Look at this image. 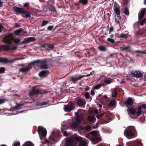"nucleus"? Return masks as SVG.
<instances>
[{"label": "nucleus", "mask_w": 146, "mask_h": 146, "mask_svg": "<svg viewBox=\"0 0 146 146\" xmlns=\"http://www.w3.org/2000/svg\"><path fill=\"white\" fill-rule=\"evenodd\" d=\"M48 59H44L40 60H37L34 61L30 63L29 65H34L35 64L37 63H40V68L41 69H48V65L47 64V61H46Z\"/></svg>", "instance_id": "nucleus-1"}, {"label": "nucleus", "mask_w": 146, "mask_h": 146, "mask_svg": "<svg viewBox=\"0 0 146 146\" xmlns=\"http://www.w3.org/2000/svg\"><path fill=\"white\" fill-rule=\"evenodd\" d=\"M14 12L19 14H22L25 15L26 18L31 17V13L28 11L25 10L24 7H19L15 6L13 7Z\"/></svg>", "instance_id": "nucleus-2"}, {"label": "nucleus", "mask_w": 146, "mask_h": 146, "mask_svg": "<svg viewBox=\"0 0 146 146\" xmlns=\"http://www.w3.org/2000/svg\"><path fill=\"white\" fill-rule=\"evenodd\" d=\"M136 132L135 127L133 126H130L125 130L124 134L128 137L131 138L134 137Z\"/></svg>", "instance_id": "nucleus-3"}, {"label": "nucleus", "mask_w": 146, "mask_h": 146, "mask_svg": "<svg viewBox=\"0 0 146 146\" xmlns=\"http://www.w3.org/2000/svg\"><path fill=\"white\" fill-rule=\"evenodd\" d=\"M37 131L40 140H43L46 135L47 131L46 129L42 126H39L37 129Z\"/></svg>", "instance_id": "nucleus-4"}, {"label": "nucleus", "mask_w": 146, "mask_h": 146, "mask_svg": "<svg viewBox=\"0 0 146 146\" xmlns=\"http://www.w3.org/2000/svg\"><path fill=\"white\" fill-rule=\"evenodd\" d=\"M13 35L12 33H10L7 36L3 38V41L7 44L11 45L12 44L13 40L15 39L13 36Z\"/></svg>", "instance_id": "nucleus-5"}, {"label": "nucleus", "mask_w": 146, "mask_h": 146, "mask_svg": "<svg viewBox=\"0 0 146 146\" xmlns=\"http://www.w3.org/2000/svg\"><path fill=\"white\" fill-rule=\"evenodd\" d=\"M46 93L45 91H42L39 90L33 89L29 92V94L30 96L36 95L38 94H42Z\"/></svg>", "instance_id": "nucleus-6"}, {"label": "nucleus", "mask_w": 146, "mask_h": 146, "mask_svg": "<svg viewBox=\"0 0 146 146\" xmlns=\"http://www.w3.org/2000/svg\"><path fill=\"white\" fill-rule=\"evenodd\" d=\"M75 108V105L72 102H70L69 104L65 105L64 106V110L67 112H70Z\"/></svg>", "instance_id": "nucleus-7"}, {"label": "nucleus", "mask_w": 146, "mask_h": 146, "mask_svg": "<svg viewBox=\"0 0 146 146\" xmlns=\"http://www.w3.org/2000/svg\"><path fill=\"white\" fill-rule=\"evenodd\" d=\"M131 74L133 77L137 78H141L143 76V74L140 70L132 71L131 72Z\"/></svg>", "instance_id": "nucleus-8"}, {"label": "nucleus", "mask_w": 146, "mask_h": 146, "mask_svg": "<svg viewBox=\"0 0 146 146\" xmlns=\"http://www.w3.org/2000/svg\"><path fill=\"white\" fill-rule=\"evenodd\" d=\"M129 111L130 114L134 115L136 114L137 116H138L142 115L141 113H139L138 112V108L137 109L131 107L129 108Z\"/></svg>", "instance_id": "nucleus-9"}, {"label": "nucleus", "mask_w": 146, "mask_h": 146, "mask_svg": "<svg viewBox=\"0 0 146 146\" xmlns=\"http://www.w3.org/2000/svg\"><path fill=\"white\" fill-rule=\"evenodd\" d=\"M36 38L34 37H30L25 38L23 40L21 43V44H26L30 42L34 41L36 40Z\"/></svg>", "instance_id": "nucleus-10"}, {"label": "nucleus", "mask_w": 146, "mask_h": 146, "mask_svg": "<svg viewBox=\"0 0 146 146\" xmlns=\"http://www.w3.org/2000/svg\"><path fill=\"white\" fill-rule=\"evenodd\" d=\"M146 8L142 9L138 13V19L139 20L142 19L144 16Z\"/></svg>", "instance_id": "nucleus-11"}, {"label": "nucleus", "mask_w": 146, "mask_h": 146, "mask_svg": "<svg viewBox=\"0 0 146 146\" xmlns=\"http://www.w3.org/2000/svg\"><path fill=\"white\" fill-rule=\"evenodd\" d=\"M8 45H0V51H7L11 50V48Z\"/></svg>", "instance_id": "nucleus-12"}, {"label": "nucleus", "mask_w": 146, "mask_h": 146, "mask_svg": "<svg viewBox=\"0 0 146 146\" xmlns=\"http://www.w3.org/2000/svg\"><path fill=\"white\" fill-rule=\"evenodd\" d=\"M146 110V103L143 104H141L139 105L138 106V112L139 113H141V114H143L144 113V112L142 110Z\"/></svg>", "instance_id": "nucleus-13"}, {"label": "nucleus", "mask_w": 146, "mask_h": 146, "mask_svg": "<svg viewBox=\"0 0 146 146\" xmlns=\"http://www.w3.org/2000/svg\"><path fill=\"white\" fill-rule=\"evenodd\" d=\"M42 47L45 48L46 50H51L54 48L53 44H46L42 45Z\"/></svg>", "instance_id": "nucleus-14"}, {"label": "nucleus", "mask_w": 146, "mask_h": 146, "mask_svg": "<svg viewBox=\"0 0 146 146\" xmlns=\"http://www.w3.org/2000/svg\"><path fill=\"white\" fill-rule=\"evenodd\" d=\"M133 103V100L130 98H129L125 103V104L127 107H128V106H132Z\"/></svg>", "instance_id": "nucleus-15"}, {"label": "nucleus", "mask_w": 146, "mask_h": 146, "mask_svg": "<svg viewBox=\"0 0 146 146\" xmlns=\"http://www.w3.org/2000/svg\"><path fill=\"white\" fill-rule=\"evenodd\" d=\"M73 144V142L72 139L70 137L68 138L66 142V146H72Z\"/></svg>", "instance_id": "nucleus-16"}, {"label": "nucleus", "mask_w": 146, "mask_h": 146, "mask_svg": "<svg viewBox=\"0 0 146 146\" xmlns=\"http://www.w3.org/2000/svg\"><path fill=\"white\" fill-rule=\"evenodd\" d=\"M76 103L78 106H85L86 104V102L85 101L80 99L77 101Z\"/></svg>", "instance_id": "nucleus-17"}, {"label": "nucleus", "mask_w": 146, "mask_h": 146, "mask_svg": "<svg viewBox=\"0 0 146 146\" xmlns=\"http://www.w3.org/2000/svg\"><path fill=\"white\" fill-rule=\"evenodd\" d=\"M48 74V71L47 70H44L41 71L39 74V75L40 77H41L44 76H46V74Z\"/></svg>", "instance_id": "nucleus-18"}, {"label": "nucleus", "mask_w": 146, "mask_h": 146, "mask_svg": "<svg viewBox=\"0 0 146 146\" xmlns=\"http://www.w3.org/2000/svg\"><path fill=\"white\" fill-rule=\"evenodd\" d=\"M130 48L131 46H127L121 47V50L123 52H126L127 51L130 52L131 51V50H130Z\"/></svg>", "instance_id": "nucleus-19"}, {"label": "nucleus", "mask_w": 146, "mask_h": 146, "mask_svg": "<svg viewBox=\"0 0 146 146\" xmlns=\"http://www.w3.org/2000/svg\"><path fill=\"white\" fill-rule=\"evenodd\" d=\"M98 98L102 102H105L107 100V97L106 96H102L100 94L98 96Z\"/></svg>", "instance_id": "nucleus-20"}, {"label": "nucleus", "mask_w": 146, "mask_h": 146, "mask_svg": "<svg viewBox=\"0 0 146 146\" xmlns=\"http://www.w3.org/2000/svg\"><path fill=\"white\" fill-rule=\"evenodd\" d=\"M117 15V17H116L115 18V22L117 23L118 24L120 25V22L122 21L123 19H122L121 17L119 16V15Z\"/></svg>", "instance_id": "nucleus-21"}, {"label": "nucleus", "mask_w": 146, "mask_h": 146, "mask_svg": "<svg viewBox=\"0 0 146 146\" xmlns=\"http://www.w3.org/2000/svg\"><path fill=\"white\" fill-rule=\"evenodd\" d=\"M9 60L7 58H3L0 57V62L4 64H6L9 63Z\"/></svg>", "instance_id": "nucleus-22"}, {"label": "nucleus", "mask_w": 146, "mask_h": 146, "mask_svg": "<svg viewBox=\"0 0 146 146\" xmlns=\"http://www.w3.org/2000/svg\"><path fill=\"white\" fill-rule=\"evenodd\" d=\"M79 125V124L78 123L76 122H74L71 123L70 125V127L72 129H75Z\"/></svg>", "instance_id": "nucleus-23"}, {"label": "nucleus", "mask_w": 146, "mask_h": 146, "mask_svg": "<svg viewBox=\"0 0 146 146\" xmlns=\"http://www.w3.org/2000/svg\"><path fill=\"white\" fill-rule=\"evenodd\" d=\"M24 30L22 28H20L19 29L15 31L14 33L16 35L18 36L21 32H23Z\"/></svg>", "instance_id": "nucleus-24"}, {"label": "nucleus", "mask_w": 146, "mask_h": 146, "mask_svg": "<svg viewBox=\"0 0 146 146\" xmlns=\"http://www.w3.org/2000/svg\"><path fill=\"white\" fill-rule=\"evenodd\" d=\"M30 70V69L28 67H23L20 69L19 71L23 73H25L28 72Z\"/></svg>", "instance_id": "nucleus-25"}, {"label": "nucleus", "mask_w": 146, "mask_h": 146, "mask_svg": "<svg viewBox=\"0 0 146 146\" xmlns=\"http://www.w3.org/2000/svg\"><path fill=\"white\" fill-rule=\"evenodd\" d=\"M87 119L89 121L91 122H94L96 119V118L92 116H88Z\"/></svg>", "instance_id": "nucleus-26"}, {"label": "nucleus", "mask_w": 146, "mask_h": 146, "mask_svg": "<svg viewBox=\"0 0 146 146\" xmlns=\"http://www.w3.org/2000/svg\"><path fill=\"white\" fill-rule=\"evenodd\" d=\"M86 142L85 140H82L79 142V146H86Z\"/></svg>", "instance_id": "nucleus-27"}, {"label": "nucleus", "mask_w": 146, "mask_h": 146, "mask_svg": "<svg viewBox=\"0 0 146 146\" xmlns=\"http://www.w3.org/2000/svg\"><path fill=\"white\" fill-rule=\"evenodd\" d=\"M78 2L83 5H86L88 3V0H79Z\"/></svg>", "instance_id": "nucleus-28"}, {"label": "nucleus", "mask_w": 146, "mask_h": 146, "mask_svg": "<svg viewBox=\"0 0 146 146\" xmlns=\"http://www.w3.org/2000/svg\"><path fill=\"white\" fill-rule=\"evenodd\" d=\"M49 9L53 12H56V9H55V7L53 6L50 5L48 6Z\"/></svg>", "instance_id": "nucleus-29"}, {"label": "nucleus", "mask_w": 146, "mask_h": 146, "mask_svg": "<svg viewBox=\"0 0 146 146\" xmlns=\"http://www.w3.org/2000/svg\"><path fill=\"white\" fill-rule=\"evenodd\" d=\"M114 11L117 15H119L120 13V11L119 9L117 7H115L114 10Z\"/></svg>", "instance_id": "nucleus-30"}, {"label": "nucleus", "mask_w": 146, "mask_h": 146, "mask_svg": "<svg viewBox=\"0 0 146 146\" xmlns=\"http://www.w3.org/2000/svg\"><path fill=\"white\" fill-rule=\"evenodd\" d=\"M139 24L141 26L143 25L144 24L146 25V18H144L143 20H141L139 21Z\"/></svg>", "instance_id": "nucleus-31"}, {"label": "nucleus", "mask_w": 146, "mask_h": 146, "mask_svg": "<svg viewBox=\"0 0 146 146\" xmlns=\"http://www.w3.org/2000/svg\"><path fill=\"white\" fill-rule=\"evenodd\" d=\"M117 95V93L115 89H114L112 92L111 96L113 97H115Z\"/></svg>", "instance_id": "nucleus-32"}, {"label": "nucleus", "mask_w": 146, "mask_h": 146, "mask_svg": "<svg viewBox=\"0 0 146 146\" xmlns=\"http://www.w3.org/2000/svg\"><path fill=\"white\" fill-rule=\"evenodd\" d=\"M116 102L114 100H111L110 102L108 104V106L112 107L115 105L116 104Z\"/></svg>", "instance_id": "nucleus-33"}, {"label": "nucleus", "mask_w": 146, "mask_h": 146, "mask_svg": "<svg viewBox=\"0 0 146 146\" xmlns=\"http://www.w3.org/2000/svg\"><path fill=\"white\" fill-rule=\"evenodd\" d=\"M75 120L78 123L81 122L82 121V119L80 115L76 116L75 119Z\"/></svg>", "instance_id": "nucleus-34"}, {"label": "nucleus", "mask_w": 146, "mask_h": 146, "mask_svg": "<svg viewBox=\"0 0 146 146\" xmlns=\"http://www.w3.org/2000/svg\"><path fill=\"white\" fill-rule=\"evenodd\" d=\"M22 146H34L33 144L30 142L25 143Z\"/></svg>", "instance_id": "nucleus-35"}, {"label": "nucleus", "mask_w": 146, "mask_h": 146, "mask_svg": "<svg viewBox=\"0 0 146 146\" xmlns=\"http://www.w3.org/2000/svg\"><path fill=\"white\" fill-rule=\"evenodd\" d=\"M98 48L99 50L101 51H105L107 50L106 47L103 46H99Z\"/></svg>", "instance_id": "nucleus-36"}, {"label": "nucleus", "mask_w": 146, "mask_h": 146, "mask_svg": "<svg viewBox=\"0 0 146 146\" xmlns=\"http://www.w3.org/2000/svg\"><path fill=\"white\" fill-rule=\"evenodd\" d=\"M74 138L75 140L79 142L81 140H82V138L79 136H75L74 137Z\"/></svg>", "instance_id": "nucleus-37"}, {"label": "nucleus", "mask_w": 146, "mask_h": 146, "mask_svg": "<svg viewBox=\"0 0 146 146\" xmlns=\"http://www.w3.org/2000/svg\"><path fill=\"white\" fill-rule=\"evenodd\" d=\"M101 86L102 85L101 84H98L95 85L93 87V89L94 90H98L99 89Z\"/></svg>", "instance_id": "nucleus-38"}, {"label": "nucleus", "mask_w": 146, "mask_h": 146, "mask_svg": "<svg viewBox=\"0 0 146 146\" xmlns=\"http://www.w3.org/2000/svg\"><path fill=\"white\" fill-rule=\"evenodd\" d=\"M141 143L139 142L135 141L133 142L132 146H141Z\"/></svg>", "instance_id": "nucleus-39"}, {"label": "nucleus", "mask_w": 146, "mask_h": 146, "mask_svg": "<svg viewBox=\"0 0 146 146\" xmlns=\"http://www.w3.org/2000/svg\"><path fill=\"white\" fill-rule=\"evenodd\" d=\"M136 53H140L141 54H146V51L145 52L144 51H141L140 50H135L133 52V54H135Z\"/></svg>", "instance_id": "nucleus-40"}, {"label": "nucleus", "mask_w": 146, "mask_h": 146, "mask_svg": "<svg viewBox=\"0 0 146 146\" xmlns=\"http://www.w3.org/2000/svg\"><path fill=\"white\" fill-rule=\"evenodd\" d=\"M124 13L127 15H129V10L127 7H125L124 9Z\"/></svg>", "instance_id": "nucleus-41"}, {"label": "nucleus", "mask_w": 146, "mask_h": 146, "mask_svg": "<svg viewBox=\"0 0 146 146\" xmlns=\"http://www.w3.org/2000/svg\"><path fill=\"white\" fill-rule=\"evenodd\" d=\"M48 104V102H39L38 104V105L39 106H42L47 105Z\"/></svg>", "instance_id": "nucleus-42"}, {"label": "nucleus", "mask_w": 146, "mask_h": 146, "mask_svg": "<svg viewBox=\"0 0 146 146\" xmlns=\"http://www.w3.org/2000/svg\"><path fill=\"white\" fill-rule=\"evenodd\" d=\"M120 37L124 39L127 38V36L126 34L121 33L120 35Z\"/></svg>", "instance_id": "nucleus-43"}, {"label": "nucleus", "mask_w": 146, "mask_h": 146, "mask_svg": "<svg viewBox=\"0 0 146 146\" xmlns=\"http://www.w3.org/2000/svg\"><path fill=\"white\" fill-rule=\"evenodd\" d=\"M107 40L111 44H114L115 42L114 40L111 38H108L107 39Z\"/></svg>", "instance_id": "nucleus-44"}, {"label": "nucleus", "mask_w": 146, "mask_h": 146, "mask_svg": "<svg viewBox=\"0 0 146 146\" xmlns=\"http://www.w3.org/2000/svg\"><path fill=\"white\" fill-rule=\"evenodd\" d=\"M24 58H16L14 60H11V61L9 60V63H13L14 61L17 60H22V59H23Z\"/></svg>", "instance_id": "nucleus-45"}, {"label": "nucleus", "mask_w": 146, "mask_h": 146, "mask_svg": "<svg viewBox=\"0 0 146 146\" xmlns=\"http://www.w3.org/2000/svg\"><path fill=\"white\" fill-rule=\"evenodd\" d=\"M22 105V104H18L15 106L14 107V109L15 110H17L21 108V106Z\"/></svg>", "instance_id": "nucleus-46"}, {"label": "nucleus", "mask_w": 146, "mask_h": 146, "mask_svg": "<svg viewBox=\"0 0 146 146\" xmlns=\"http://www.w3.org/2000/svg\"><path fill=\"white\" fill-rule=\"evenodd\" d=\"M49 22L47 21H44L42 22L41 23V26H44L46 24L48 23Z\"/></svg>", "instance_id": "nucleus-47"}, {"label": "nucleus", "mask_w": 146, "mask_h": 146, "mask_svg": "<svg viewBox=\"0 0 146 146\" xmlns=\"http://www.w3.org/2000/svg\"><path fill=\"white\" fill-rule=\"evenodd\" d=\"M13 41L14 43L15 44H18L19 42H20V40L18 39H15H15H13Z\"/></svg>", "instance_id": "nucleus-48"}, {"label": "nucleus", "mask_w": 146, "mask_h": 146, "mask_svg": "<svg viewBox=\"0 0 146 146\" xmlns=\"http://www.w3.org/2000/svg\"><path fill=\"white\" fill-rule=\"evenodd\" d=\"M105 113L104 112L103 113H102L101 114H99L96 116L97 118L98 119H100V118L102 117Z\"/></svg>", "instance_id": "nucleus-49"}, {"label": "nucleus", "mask_w": 146, "mask_h": 146, "mask_svg": "<svg viewBox=\"0 0 146 146\" xmlns=\"http://www.w3.org/2000/svg\"><path fill=\"white\" fill-rule=\"evenodd\" d=\"M70 79L71 81L73 82H74V84L75 83V82L77 81V78L73 76H72L70 78Z\"/></svg>", "instance_id": "nucleus-50"}, {"label": "nucleus", "mask_w": 146, "mask_h": 146, "mask_svg": "<svg viewBox=\"0 0 146 146\" xmlns=\"http://www.w3.org/2000/svg\"><path fill=\"white\" fill-rule=\"evenodd\" d=\"M90 134L94 135H96L98 134V132L96 131H93L90 132Z\"/></svg>", "instance_id": "nucleus-51"}, {"label": "nucleus", "mask_w": 146, "mask_h": 146, "mask_svg": "<svg viewBox=\"0 0 146 146\" xmlns=\"http://www.w3.org/2000/svg\"><path fill=\"white\" fill-rule=\"evenodd\" d=\"M84 128L85 130H88L91 129V127L90 125H88L85 126Z\"/></svg>", "instance_id": "nucleus-52"}, {"label": "nucleus", "mask_w": 146, "mask_h": 146, "mask_svg": "<svg viewBox=\"0 0 146 146\" xmlns=\"http://www.w3.org/2000/svg\"><path fill=\"white\" fill-rule=\"evenodd\" d=\"M85 98L87 99L89 98V94L88 92H86L84 94Z\"/></svg>", "instance_id": "nucleus-53"}, {"label": "nucleus", "mask_w": 146, "mask_h": 146, "mask_svg": "<svg viewBox=\"0 0 146 146\" xmlns=\"http://www.w3.org/2000/svg\"><path fill=\"white\" fill-rule=\"evenodd\" d=\"M5 71V69L4 68L2 67L0 68V73L2 74Z\"/></svg>", "instance_id": "nucleus-54"}, {"label": "nucleus", "mask_w": 146, "mask_h": 146, "mask_svg": "<svg viewBox=\"0 0 146 146\" xmlns=\"http://www.w3.org/2000/svg\"><path fill=\"white\" fill-rule=\"evenodd\" d=\"M20 143L19 141L14 143L13 145V146H20Z\"/></svg>", "instance_id": "nucleus-55"}, {"label": "nucleus", "mask_w": 146, "mask_h": 146, "mask_svg": "<svg viewBox=\"0 0 146 146\" xmlns=\"http://www.w3.org/2000/svg\"><path fill=\"white\" fill-rule=\"evenodd\" d=\"M54 26L53 25L49 26L47 27V29L49 31L51 30L53 28Z\"/></svg>", "instance_id": "nucleus-56"}, {"label": "nucleus", "mask_w": 146, "mask_h": 146, "mask_svg": "<svg viewBox=\"0 0 146 146\" xmlns=\"http://www.w3.org/2000/svg\"><path fill=\"white\" fill-rule=\"evenodd\" d=\"M45 143H48V145H52V143L49 142L48 141L47 139H45Z\"/></svg>", "instance_id": "nucleus-57"}, {"label": "nucleus", "mask_w": 146, "mask_h": 146, "mask_svg": "<svg viewBox=\"0 0 146 146\" xmlns=\"http://www.w3.org/2000/svg\"><path fill=\"white\" fill-rule=\"evenodd\" d=\"M105 82H106L107 84H109L111 83V80L109 79H107L105 80Z\"/></svg>", "instance_id": "nucleus-58"}, {"label": "nucleus", "mask_w": 146, "mask_h": 146, "mask_svg": "<svg viewBox=\"0 0 146 146\" xmlns=\"http://www.w3.org/2000/svg\"><path fill=\"white\" fill-rule=\"evenodd\" d=\"M114 30V28L112 27H111L110 29V31L109 33L110 34H111V32L113 31Z\"/></svg>", "instance_id": "nucleus-59"}, {"label": "nucleus", "mask_w": 146, "mask_h": 146, "mask_svg": "<svg viewBox=\"0 0 146 146\" xmlns=\"http://www.w3.org/2000/svg\"><path fill=\"white\" fill-rule=\"evenodd\" d=\"M90 89V87L89 86H87L86 87V88H85V90H84L83 92H86L87 91H88V90H89Z\"/></svg>", "instance_id": "nucleus-60"}, {"label": "nucleus", "mask_w": 146, "mask_h": 146, "mask_svg": "<svg viewBox=\"0 0 146 146\" xmlns=\"http://www.w3.org/2000/svg\"><path fill=\"white\" fill-rule=\"evenodd\" d=\"M5 102V100L4 99H0V105L4 103Z\"/></svg>", "instance_id": "nucleus-61"}, {"label": "nucleus", "mask_w": 146, "mask_h": 146, "mask_svg": "<svg viewBox=\"0 0 146 146\" xmlns=\"http://www.w3.org/2000/svg\"><path fill=\"white\" fill-rule=\"evenodd\" d=\"M94 90H93L92 89L91 91V95L92 96H93L95 95V92L94 91Z\"/></svg>", "instance_id": "nucleus-62"}, {"label": "nucleus", "mask_w": 146, "mask_h": 146, "mask_svg": "<svg viewBox=\"0 0 146 146\" xmlns=\"http://www.w3.org/2000/svg\"><path fill=\"white\" fill-rule=\"evenodd\" d=\"M84 77V76H80L79 77H78L77 79V81L78 80H81L83 77Z\"/></svg>", "instance_id": "nucleus-63"}, {"label": "nucleus", "mask_w": 146, "mask_h": 146, "mask_svg": "<svg viewBox=\"0 0 146 146\" xmlns=\"http://www.w3.org/2000/svg\"><path fill=\"white\" fill-rule=\"evenodd\" d=\"M29 3L28 2H27L24 4L23 6L24 7H27L29 6Z\"/></svg>", "instance_id": "nucleus-64"}]
</instances>
